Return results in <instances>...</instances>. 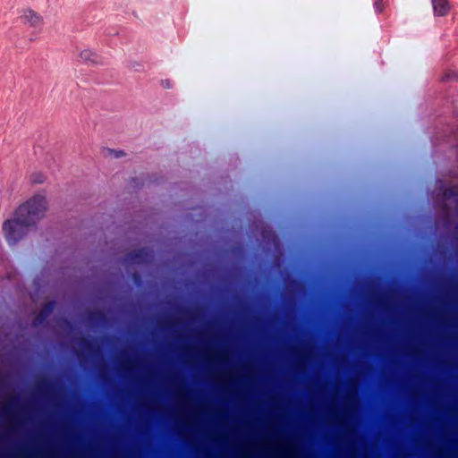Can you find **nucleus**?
Here are the masks:
<instances>
[{
  "label": "nucleus",
  "mask_w": 458,
  "mask_h": 458,
  "mask_svg": "<svg viewBox=\"0 0 458 458\" xmlns=\"http://www.w3.org/2000/svg\"><path fill=\"white\" fill-rule=\"evenodd\" d=\"M154 250L147 246L128 250L116 259L124 269L107 271L99 278L88 277L73 292L62 291L43 299L38 310L24 315H225L211 311H136L138 306L165 290L189 286L190 277L162 276L152 269ZM9 315H21L13 311Z\"/></svg>",
  "instance_id": "f257e3e1"
},
{
  "label": "nucleus",
  "mask_w": 458,
  "mask_h": 458,
  "mask_svg": "<svg viewBox=\"0 0 458 458\" xmlns=\"http://www.w3.org/2000/svg\"><path fill=\"white\" fill-rule=\"evenodd\" d=\"M166 321H330L335 324V458H344V317H162Z\"/></svg>",
  "instance_id": "f03ea898"
},
{
  "label": "nucleus",
  "mask_w": 458,
  "mask_h": 458,
  "mask_svg": "<svg viewBox=\"0 0 458 458\" xmlns=\"http://www.w3.org/2000/svg\"><path fill=\"white\" fill-rule=\"evenodd\" d=\"M47 210L45 197L35 195L20 204L13 216L4 221L2 230L8 245L14 246L36 229Z\"/></svg>",
  "instance_id": "7ed1b4c3"
},
{
  "label": "nucleus",
  "mask_w": 458,
  "mask_h": 458,
  "mask_svg": "<svg viewBox=\"0 0 458 458\" xmlns=\"http://www.w3.org/2000/svg\"><path fill=\"white\" fill-rule=\"evenodd\" d=\"M351 218V212L347 210V199H345V315H458V311L448 310H411V311H367L354 310L352 309L347 300L348 282H347V225Z\"/></svg>",
  "instance_id": "20e7f679"
},
{
  "label": "nucleus",
  "mask_w": 458,
  "mask_h": 458,
  "mask_svg": "<svg viewBox=\"0 0 458 458\" xmlns=\"http://www.w3.org/2000/svg\"><path fill=\"white\" fill-rule=\"evenodd\" d=\"M355 321H458V317H345V350L347 327ZM347 386V359L345 358V386ZM347 434V389L345 388V435ZM347 442L345 441V452Z\"/></svg>",
  "instance_id": "39448f33"
},
{
  "label": "nucleus",
  "mask_w": 458,
  "mask_h": 458,
  "mask_svg": "<svg viewBox=\"0 0 458 458\" xmlns=\"http://www.w3.org/2000/svg\"><path fill=\"white\" fill-rule=\"evenodd\" d=\"M47 282L43 276L42 273L37 274L32 280V291L29 293L31 303L37 305L41 294L44 292V288L47 286Z\"/></svg>",
  "instance_id": "423d86ee"
},
{
  "label": "nucleus",
  "mask_w": 458,
  "mask_h": 458,
  "mask_svg": "<svg viewBox=\"0 0 458 458\" xmlns=\"http://www.w3.org/2000/svg\"><path fill=\"white\" fill-rule=\"evenodd\" d=\"M434 15L437 17L446 16L450 12L448 0H431Z\"/></svg>",
  "instance_id": "0eeeda50"
},
{
  "label": "nucleus",
  "mask_w": 458,
  "mask_h": 458,
  "mask_svg": "<svg viewBox=\"0 0 458 458\" xmlns=\"http://www.w3.org/2000/svg\"><path fill=\"white\" fill-rule=\"evenodd\" d=\"M80 58L86 64H100V57L89 49H84L80 53Z\"/></svg>",
  "instance_id": "6e6552de"
},
{
  "label": "nucleus",
  "mask_w": 458,
  "mask_h": 458,
  "mask_svg": "<svg viewBox=\"0 0 458 458\" xmlns=\"http://www.w3.org/2000/svg\"><path fill=\"white\" fill-rule=\"evenodd\" d=\"M24 18L31 26H38L42 22V17L31 9L25 12Z\"/></svg>",
  "instance_id": "1a4fd4ad"
},
{
  "label": "nucleus",
  "mask_w": 458,
  "mask_h": 458,
  "mask_svg": "<svg viewBox=\"0 0 458 458\" xmlns=\"http://www.w3.org/2000/svg\"><path fill=\"white\" fill-rule=\"evenodd\" d=\"M130 183L132 186V188L136 191L141 190L144 186V181L138 177H131L130 180Z\"/></svg>",
  "instance_id": "9d476101"
},
{
  "label": "nucleus",
  "mask_w": 458,
  "mask_h": 458,
  "mask_svg": "<svg viewBox=\"0 0 458 458\" xmlns=\"http://www.w3.org/2000/svg\"><path fill=\"white\" fill-rule=\"evenodd\" d=\"M443 196L445 199L456 198L458 196V191L454 187H447L443 191Z\"/></svg>",
  "instance_id": "9b49d317"
},
{
  "label": "nucleus",
  "mask_w": 458,
  "mask_h": 458,
  "mask_svg": "<svg viewBox=\"0 0 458 458\" xmlns=\"http://www.w3.org/2000/svg\"><path fill=\"white\" fill-rule=\"evenodd\" d=\"M106 151L114 158H120L125 156V152L123 149L106 148Z\"/></svg>",
  "instance_id": "f8f14e48"
},
{
  "label": "nucleus",
  "mask_w": 458,
  "mask_h": 458,
  "mask_svg": "<svg viewBox=\"0 0 458 458\" xmlns=\"http://www.w3.org/2000/svg\"><path fill=\"white\" fill-rule=\"evenodd\" d=\"M32 182L34 183H43L45 182V176L41 173L33 174Z\"/></svg>",
  "instance_id": "ddd939ff"
},
{
  "label": "nucleus",
  "mask_w": 458,
  "mask_h": 458,
  "mask_svg": "<svg viewBox=\"0 0 458 458\" xmlns=\"http://www.w3.org/2000/svg\"><path fill=\"white\" fill-rule=\"evenodd\" d=\"M384 7L385 5L382 0H377L374 3V8L377 13H381L384 10Z\"/></svg>",
  "instance_id": "4468645a"
},
{
  "label": "nucleus",
  "mask_w": 458,
  "mask_h": 458,
  "mask_svg": "<svg viewBox=\"0 0 458 458\" xmlns=\"http://www.w3.org/2000/svg\"><path fill=\"white\" fill-rule=\"evenodd\" d=\"M16 403H17V398H12L9 401L8 404L5 407H4L3 411L5 413L10 412L12 407L14 406Z\"/></svg>",
  "instance_id": "2eb2a0df"
},
{
  "label": "nucleus",
  "mask_w": 458,
  "mask_h": 458,
  "mask_svg": "<svg viewBox=\"0 0 458 458\" xmlns=\"http://www.w3.org/2000/svg\"><path fill=\"white\" fill-rule=\"evenodd\" d=\"M161 86L164 89H171L173 87L172 81L169 79L162 80L161 81Z\"/></svg>",
  "instance_id": "dca6fc26"
},
{
  "label": "nucleus",
  "mask_w": 458,
  "mask_h": 458,
  "mask_svg": "<svg viewBox=\"0 0 458 458\" xmlns=\"http://www.w3.org/2000/svg\"><path fill=\"white\" fill-rule=\"evenodd\" d=\"M80 344H81L82 346H84V347H89V346H90V342H89L87 338H84V337L81 338V340H80Z\"/></svg>",
  "instance_id": "f3484780"
},
{
  "label": "nucleus",
  "mask_w": 458,
  "mask_h": 458,
  "mask_svg": "<svg viewBox=\"0 0 458 458\" xmlns=\"http://www.w3.org/2000/svg\"><path fill=\"white\" fill-rule=\"evenodd\" d=\"M35 319L33 321L34 324H38V323H42L43 321H45L48 317H44V316H41V317H34Z\"/></svg>",
  "instance_id": "a211bd4d"
},
{
  "label": "nucleus",
  "mask_w": 458,
  "mask_h": 458,
  "mask_svg": "<svg viewBox=\"0 0 458 458\" xmlns=\"http://www.w3.org/2000/svg\"><path fill=\"white\" fill-rule=\"evenodd\" d=\"M40 386L43 388H47L48 386L47 381L46 379H43L42 382L40 383Z\"/></svg>",
  "instance_id": "6ab92c4d"
},
{
  "label": "nucleus",
  "mask_w": 458,
  "mask_h": 458,
  "mask_svg": "<svg viewBox=\"0 0 458 458\" xmlns=\"http://www.w3.org/2000/svg\"><path fill=\"white\" fill-rule=\"evenodd\" d=\"M0 315H3V314L0 312Z\"/></svg>",
  "instance_id": "aec40b11"
}]
</instances>
